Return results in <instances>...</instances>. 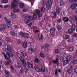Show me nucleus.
Masks as SVG:
<instances>
[{
  "label": "nucleus",
  "instance_id": "obj_1",
  "mask_svg": "<svg viewBox=\"0 0 77 77\" xmlns=\"http://www.w3.org/2000/svg\"><path fill=\"white\" fill-rule=\"evenodd\" d=\"M52 3L53 1L52 0H48V1L46 4V8L48 9H50Z\"/></svg>",
  "mask_w": 77,
  "mask_h": 77
},
{
  "label": "nucleus",
  "instance_id": "obj_2",
  "mask_svg": "<svg viewBox=\"0 0 77 77\" xmlns=\"http://www.w3.org/2000/svg\"><path fill=\"white\" fill-rule=\"evenodd\" d=\"M18 0H14V1L11 2V9H14V8H17V2H18Z\"/></svg>",
  "mask_w": 77,
  "mask_h": 77
},
{
  "label": "nucleus",
  "instance_id": "obj_3",
  "mask_svg": "<svg viewBox=\"0 0 77 77\" xmlns=\"http://www.w3.org/2000/svg\"><path fill=\"white\" fill-rule=\"evenodd\" d=\"M23 66L24 67L23 68H22L20 70V72L21 74H23V71H24L25 72V74H26L28 73V69L27 68H26V66Z\"/></svg>",
  "mask_w": 77,
  "mask_h": 77
},
{
  "label": "nucleus",
  "instance_id": "obj_4",
  "mask_svg": "<svg viewBox=\"0 0 77 77\" xmlns=\"http://www.w3.org/2000/svg\"><path fill=\"white\" fill-rule=\"evenodd\" d=\"M19 58L23 63V66H26V63L25 60L24 59V57H23V56H21Z\"/></svg>",
  "mask_w": 77,
  "mask_h": 77
},
{
  "label": "nucleus",
  "instance_id": "obj_5",
  "mask_svg": "<svg viewBox=\"0 0 77 77\" xmlns=\"http://www.w3.org/2000/svg\"><path fill=\"white\" fill-rule=\"evenodd\" d=\"M4 56L5 59H9L10 57L11 56V53L9 52H7L6 53V55L4 54Z\"/></svg>",
  "mask_w": 77,
  "mask_h": 77
},
{
  "label": "nucleus",
  "instance_id": "obj_6",
  "mask_svg": "<svg viewBox=\"0 0 77 77\" xmlns=\"http://www.w3.org/2000/svg\"><path fill=\"white\" fill-rule=\"evenodd\" d=\"M40 70L43 72L45 71V66L44 64H41Z\"/></svg>",
  "mask_w": 77,
  "mask_h": 77
},
{
  "label": "nucleus",
  "instance_id": "obj_7",
  "mask_svg": "<svg viewBox=\"0 0 77 77\" xmlns=\"http://www.w3.org/2000/svg\"><path fill=\"white\" fill-rule=\"evenodd\" d=\"M50 33L52 35H54L56 34V30L54 28H52L50 29Z\"/></svg>",
  "mask_w": 77,
  "mask_h": 77
},
{
  "label": "nucleus",
  "instance_id": "obj_8",
  "mask_svg": "<svg viewBox=\"0 0 77 77\" xmlns=\"http://www.w3.org/2000/svg\"><path fill=\"white\" fill-rule=\"evenodd\" d=\"M6 28V24L5 23H4V24L1 25L0 26V30H4V29H5Z\"/></svg>",
  "mask_w": 77,
  "mask_h": 77
},
{
  "label": "nucleus",
  "instance_id": "obj_9",
  "mask_svg": "<svg viewBox=\"0 0 77 77\" xmlns=\"http://www.w3.org/2000/svg\"><path fill=\"white\" fill-rule=\"evenodd\" d=\"M77 5L76 3H73L71 5V8L73 10L76 9L77 8Z\"/></svg>",
  "mask_w": 77,
  "mask_h": 77
},
{
  "label": "nucleus",
  "instance_id": "obj_10",
  "mask_svg": "<svg viewBox=\"0 0 77 77\" xmlns=\"http://www.w3.org/2000/svg\"><path fill=\"white\" fill-rule=\"evenodd\" d=\"M73 71V68L72 67H70L67 70V72L69 74H72Z\"/></svg>",
  "mask_w": 77,
  "mask_h": 77
},
{
  "label": "nucleus",
  "instance_id": "obj_11",
  "mask_svg": "<svg viewBox=\"0 0 77 77\" xmlns=\"http://www.w3.org/2000/svg\"><path fill=\"white\" fill-rule=\"evenodd\" d=\"M72 59V57L71 55H69L66 57V60H67V61L69 63L70 61H71Z\"/></svg>",
  "mask_w": 77,
  "mask_h": 77
},
{
  "label": "nucleus",
  "instance_id": "obj_12",
  "mask_svg": "<svg viewBox=\"0 0 77 77\" xmlns=\"http://www.w3.org/2000/svg\"><path fill=\"white\" fill-rule=\"evenodd\" d=\"M38 39H39V40H43V39H44V37H43V35H42V33H39L38 35Z\"/></svg>",
  "mask_w": 77,
  "mask_h": 77
},
{
  "label": "nucleus",
  "instance_id": "obj_13",
  "mask_svg": "<svg viewBox=\"0 0 77 77\" xmlns=\"http://www.w3.org/2000/svg\"><path fill=\"white\" fill-rule=\"evenodd\" d=\"M10 33L12 36H17V33L15 32V31H11Z\"/></svg>",
  "mask_w": 77,
  "mask_h": 77
},
{
  "label": "nucleus",
  "instance_id": "obj_14",
  "mask_svg": "<svg viewBox=\"0 0 77 77\" xmlns=\"http://www.w3.org/2000/svg\"><path fill=\"white\" fill-rule=\"evenodd\" d=\"M7 48H8V50L9 51H10V52H11V53L13 52L12 51V49L9 45H7Z\"/></svg>",
  "mask_w": 77,
  "mask_h": 77
},
{
  "label": "nucleus",
  "instance_id": "obj_15",
  "mask_svg": "<svg viewBox=\"0 0 77 77\" xmlns=\"http://www.w3.org/2000/svg\"><path fill=\"white\" fill-rule=\"evenodd\" d=\"M22 56H23V57H26L27 56V53L26 52L24 51H22L21 52Z\"/></svg>",
  "mask_w": 77,
  "mask_h": 77
},
{
  "label": "nucleus",
  "instance_id": "obj_16",
  "mask_svg": "<svg viewBox=\"0 0 77 77\" xmlns=\"http://www.w3.org/2000/svg\"><path fill=\"white\" fill-rule=\"evenodd\" d=\"M16 8H15L13 9H14L13 11V12L14 13H15L16 12H20V10L18 9H15Z\"/></svg>",
  "mask_w": 77,
  "mask_h": 77
},
{
  "label": "nucleus",
  "instance_id": "obj_17",
  "mask_svg": "<svg viewBox=\"0 0 77 77\" xmlns=\"http://www.w3.org/2000/svg\"><path fill=\"white\" fill-rule=\"evenodd\" d=\"M58 60H59V58H57L54 61V63H57V65H58V66H59L60 65V63H59Z\"/></svg>",
  "mask_w": 77,
  "mask_h": 77
},
{
  "label": "nucleus",
  "instance_id": "obj_18",
  "mask_svg": "<svg viewBox=\"0 0 77 77\" xmlns=\"http://www.w3.org/2000/svg\"><path fill=\"white\" fill-rule=\"evenodd\" d=\"M28 52L29 54H32V52H33V50L32 49L28 48Z\"/></svg>",
  "mask_w": 77,
  "mask_h": 77
},
{
  "label": "nucleus",
  "instance_id": "obj_19",
  "mask_svg": "<svg viewBox=\"0 0 77 77\" xmlns=\"http://www.w3.org/2000/svg\"><path fill=\"white\" fill-rule=\"evenodd\" d=\"M27 64L29 66V68H33V65H32V63H31L30 62H28Z\"/></svg>",
  "mask_w": 77,
  "mask_h": 77
},
{
  "label": "nucleus",
  "instance_id": "obj_20",
  "mask_svg": "<svg viewBox=\"0 0 77 77\" xmlns=\"http://www.w3.org/2000/svg\"><path fill=\"white\" fill-rule=\"evenodd\" d=\"M69 18H70L69 19L70 22V23H71L72 24H74V23H75V22H74V19H73V18L71 17Z\"/></svg>",
  "mask_w": 77,
  "mask_h": 77
},
{
  "label": "nucleus",
  "instance_id": "obj_21",
  "mask_svg": "<svg viewBox=\"0 0 77 77\" xmlns=\"http://www.w3.org/2000/svg\"><path fill=\"white\" fill-rule=\"evenodd\" d=\"M69 18L65 17L63 18V20L65 22H68L69 21Z\"/></svg>",
  "mask_w": 77,
  "mask_h": 77
},
{
  "label": "nucleus",
  "instance_id": "obj_22",
  "mask_svg": "<svg viewBox=\"0 0 77 77\" xmlns=\"http://www.w3.org/2000/svg\"><path fill=\"white\" fill-rule=\"evenodd\" d=\"M6 74V77H9V72L8 70H5Z\"/></svg>",
  "mask_w": 77,
  "mask_h": 77
},
{
  "label": "nucleus",
  "instance_id": "obj_23",
  "mask_svg": "<svg viewBox=\"0 0 77 77\" xmlns=\"http://www.w3.org/2000/svg\"><path fill=\"white\" fill-rule=\"evenodd\" d=\"M23 37L25 38H29V35L28 33H24Z\"/></svg>",
  "mask_w": 77,
  "mask_h": 77
},
{
  "label": "nucleus",
  "instance_id": "obj_24",
  "mask_svg": "<svg viewBox=\"0 0 77 77\" xmlns=\"http://www.w3.org/2000/svg\"><path fill=\"white\" fill-rule=\"evenodd\" d=\"M27 46V42H24L23 45V48H26Z\"/></svg>",
  "mask_w": 77,
  "mask_h": 77
},
{
  "label": "nucleus",
  "instance_id": "obj_25",
  "mask_svg": "<svg viewBox=\"0 0 77 77\" xmlns=\"http://www.w3.org/2000/svg\"><path fill=\"white\" fill-rule=\"evenodd\" d=\"M34 69L37 72H41V70H40V69L39 68L36 67V66H34Z\"/></svg>",
  "mask_w": 77,
  "mask_h": 77
},
{
  "label": "nucleus",
  "instance_id": "obj_26",
  "mask_svg": "<svg viewBox=\"0 0 77 77\" xmlns=\"http://www.w3.org/2000/svg\"><path fill=\"white\" fill-rule=\"evenodd\" d=\"M69 63L66 60L63 62V65H66V64H68Z\"/></svg>",
  "mask_w": 77,
  "mask_h": 77
},
{
  "label": "nucleus",
  "instance_id": "obj_27",
  "mask_svg": "<svg viewBox=\"0 0 77 77\" xmlns=\"http://www.w3.org/2000/svg\"><path fill=\"white\" fill-rule=\"evenodd\" d=\"M5 39L6 41L8 42H11V40L8 37H6Z\"/></svg>",
  "mask_w": 77,
  "mask_h": 77
},
{
  "label": "nucleus",
  "instance_id": "obj_28",
  "mask_svg": "<svg viewBox=\"0 0 77 77\" xmlns=\"http://www.w3.org/2000/svg\"><path fill=\"white\" fill-rule=\"evenodd\" d=\"M69 38H70V36L68 35H65L64 37V39H69Z\"/></svg>",
  "mask_w": 77,
  "mask_h": 77
},
{
  "label": "nucleus",
  "instance_id": "obj_29",
  "mask_svg": "<svg viewBox=\"0 0 77 77\" xmlns=\"http://www.w3.org/2000/svg\"><path fill=\"white\" fill-rule=\"evenodd\" d=\"M69 50L70 51H73L74 50V48L73 47H70L69 48Z\"/></svg>",
  "mask_w": 77,
  "mask_h": 77
},
{
  "label": "nucleus",
  "instance_id": "obj_30",
  "mask_svg": "<svg viewBox=\"0 0 77 77\" xmlns=\"http://www.w3.org/2000/svg\"><path fill=\"white\" fill-rule=\"evenodd\" d=\"M72 30H74L75 29V26L74 24H72Z\"/></svg>",
  "mask_w": 77,
  "mask_h": 77
},
{
  "label": "nucleus",
  "instance_id": "obj_31",
  "mask_svg": "<svg viewBox=\"0 0 77 77\" xmlns=\"http://www.w3.org/2000/svg\"><path fill=\"white\" fill-rule=\"evenodd\" d=\"M11 16L13 18H16V16L15 15V14H13V13H11Z\"/></svg>",
  "mask_w": 77,
  "mask_h": 77
},
{
  "label": "nucleus",
  "instance_id": "obj_32",
  "mask_svg": "<svg viewBox=\"0 0 77 77\" xmlns=\"http://www.w3.org/2000/svg\"><path fill=\"white\" fill-rule=\"evenodd\" d=\"M59 7H57L56 8V12L58 14H59L60 13V11H59Z\"/></svg>",
  "mask_w": 77,
  "mask_h": 77
},
{
  "label": "nucleus",
  "instance_id": "obj_33",
  "mask_svg": "<svg viewBox=\"0 0 77 77\" xmlns=\"http://www.w3.org/2000/svg\"><path fill=\"white\" fill-rule=\"evenodd\" d=\"M49 47V45L47 44H46L44 45V48H48Z\"/></svg>",
  "mask_w": 77,
  "mask_h": 77
},
{
  "label": "nucleus",
  "instance_id": "obj_34",
  "mask_svg": "<svg viewBox=\"0 0 77 77\" xmlns=\"http://www.w3.org/2000/svg\"><path fill=\"white\" fill-rule=\"evenodd\" d=\"M40 56H41V57H43V58H45V56H44V55L43 53H40Z\"/></svg>",
  "mask_w": 77,
  "mask_h": 77
},
{
  "label": "nucleus",
  "instance_id": "obj_35",
  "mask_svg": "<svg viewBox=\"0 0 77 77\" xmlns=\"http://www.w3.org/2000/svg\"><path fill=\"white\" fill-rule=\"evenodd\" d=\"M72 63L73 65H75V64H77V59L75 60H74L73 63Z\"/></svg>",
  "mask_w": 77,
  "mask_h": 77
},
{
  "label": "nucleus",
  "instance_id": "obj_36",
  "mask_svg": "<svg viewBox=\"0 0 77 77\" xmlns=\"http://www.w3.org/2000/svg\"><path fill=\"white\" fill-rule=\"evenodd\" d=\"M60 60L61 61V62H63V61H64V58H63V57H60Z\"/></svg>",
  "mask_w": 77,
  "mask_h": 77
},
{
  "label": "nucleus",
  "instance_id": "obj_37",
  "mask_svg": "<svg viewBox=\"0 0 77 77\" xmlns=\"http://www.w3.org/2000/svg\"><path fill=\"white\" fill-rule=\"evenodd\" d=\"M35 12L36 13V14H37V15H39V14H40V11H39V10H36L35 11Z\"/></svg>",
  "mask_w": 77,
  "mask_h": 77
},
{
  "label": "nucleus",
  "instance_id": "obj_38",
  "mask_svg": "<svg viewBox=\"0 0 77 77\" xmlns=\"http://www.w3.org/2000/svg\"><path fill=\"white\" fill-rule=\"evenodd\" d=\"M45 11V8L44 7H42L41 9V11L42 12H44Z\"/></svg>",
  "mask_w": 77,
  "mask_h": 77
},
{
  "label": "nucleus",
  "instance_id": "obj_39",
  "mask_svg": "<svg viewBox=\"0 0 77 77\" xmlns=\"http://www.w3.org/2000/svg\"><path fill=\"white\" fill-rule=\"evenodd\" d=\"M57 29H58V30H60V29H61V27H60L59 25H57Z\"/></svg>",
  "mask_w": 77,
  "mask_h": 77
},
{
  "label": "nucleus",
  "instance_id": "obj_40",
  "mask_svg": "<svg viewBox=\"0 0 77 77\" xmlns=\"http://www.w3.org/2000/svg\"><path fill=\"white\" fill-rule=\"evenodd\" d=\"M58 71V70L57 69H56L55 71V74L57 76L58 75V72L57 71Z\"/></svg>",
  "mask_w": 77,
  "mask_h": 77
},
{
  "label": "nucleus",
  "instance_id": "obj_41",
  "mask_svg": "<svg viewBox=\"0 0 77 77\" xmlns=\"http://www.w3.org/2000/svg\"><path fill=\"white\" fill-rule=\"evenodd\" d=\"M24 4L23 3H21L20 5V8H24Z\"/></svg>",
  "mask_w": 77,
  "mask_h": 77
},
{
  "label": "nucleus",
  "instance_id": "obj_42",
  "mask_svg": "<svg viewBox=\"0 0 77 77\" xmlns=\"http://www.w3.org/2000/svg\"><path fill=\"white\" fill-rule=\"evenodd\" d=\"M5 64L6 66L8 65H9V61H6L5 62Z\"/></svg>",
  "mask_w": 77,
  "mask_h": 77
},
{
  "label": "nucleus",
  "instance_id": "obj_43",
  "mask_svg": "<svg viewBox=\"0 0 77 77\" xmlns=\"http://www.w3.org/2000/svg\"><path fill=\"white\" fill-rule=\"evenodd\" d=\"M24 33H23V32H21L19 33V34L22 36H23Z\"/></svg>",
  "mask_w": 77,
  "mask_h": 77
},
{
  "label": "nucleus",
  "instance_id": "obj_44",
  "mask_svg": "<svg viewBox=\"0 0 77 77\" xmlns=\"http://www.w3.org/2000/svg\"><path fill=\"white\" fill-rule=\"evenodd\" d=\"M3 3H8V0H5L2 1Z\"/></svg>",
  "mask_w": 77,
  "mask_h": 77
},
{
  "label": "nucleus",
  "instance_id": "obj_45",
  "mask_svg": "<svg viewBox=\"0 0 77 77\" xmlns=\"http://www.w3.org/2000/svg\"><path fill=\"white\" fill-rule=\"evenodd\" d=\"M11 20L9 21L7 24L8 26V27H10L11 26Z\"/></svg>",
  "mask_w": 77,
  "mask_h": 77
},
{
  "label": "nucleus",
  "instance_id": "obj_46",
  "mask_svg": "<svg viewBox=\"0 0 77 77\" xmlns=\"http://www.w3.org/2000/svg\"><path fill=\"white\" fill-rule=\"evenodd\" d=\"M33 18L34 19H36L37 17H36V15L35 14H33Z\"/></svg>",
  "mask_w": 77,
  "mask_h": 77
},
{
  "label": "nucleus",
  "instance_id": "obj_47",
  "mask_svg": "<svg viewBox=\"0 0 77 77\" xmlns=\"http://www.w3.org/2000/svg\"><path fill=\"white\" fill-rule=\"evenodd\" d=\"M35 61L36 63H39V60L37 58L35 59Z\"/></svg>",
  "mask_w": 77,
  "mask_h": 77
},
{
  "label": "nucleus",
  "instance_id": "obj_48",
  "mask_svg": "<svg viewBox=\"0 0 77 77\" xmlns=\"http://www.w3.org/2000/svg\"><path fill=\"white\" fill-rule=\"evenodd\" d=\"M60 6H63V5H64V3L63 2V1H61L60 2Z\"/></svg>",
  "mask_w": 77,
  "mask_h": 77
},
{
  "label": "nucleus",
  "instance_id": "obj_49",
  "mask_svg": "<svg viewBox=\"0 0 77 77\" xmlns=\"http://www.w3.org/2000/svg\"><path fill=\"white\" fill-rule=\"evenodd\" d=\"M53 15H54V18H55V17H57V15H56V12H54Z\"/></svg>",
  "mask_w": 77,
  "mask_h": 77
},
{
  "label": "nucleus",
  "instance_id": "obj_50",
  "mask_svg": "<svg viewBox=\"0 0 77 77\" xmlns=\"http://www.w3.org/2000/svg\"><path fill=\"white\" fill-rule=\"evenodd\" d=\"M73 31L72 29H70L69 30V32L70 33H72L73 32Z\"/></svg>",
  "mask_w": 77,
  "mask_h": 77
},
{
  "label": "nucleus",
  "instance_id": "obj_51",
  "mask_svg": "<svg viewBox=\"0 0 77 77\" xmlns=\"http://www.w3.org/2000/svg\"><path fill=\"white\" fill-rule=\"evenodd\" d=\"M55 53H56V54H58V53H59V51L58 49H56L55 51Z\"/></svg>",
  "mask_w": 77,
  "mask_h": 77
},
{
  "label": "nucleus",
  "instance_id": "obj_52",
  "mask_svg": "<svg viewBox=\"0 0 77 77\" xmlns=\"http://www.w3.org/2000/svg\"><path fill=\"white\" fill-rule=\"evenodd\" d=\"M10 68H11V71H14V68H13L12 66H10Z\"/></svg>",
  "mask_w": 77,
  "mask_h": 77
},
{
  "label": "nucleus",
  "instance_id": "obj_53",
  "mask_svg": "<svg viewBox=\"0 0 77 77\" xmlns=\"http://www.w3.org/2000/svg\"><path fill=\"white\" fill-rule=\"evenodd\" d=\"M61 21L62 20H61V18L59 19L58 20V23H60V22H61Z\"/></svg>",
  "mask_w": 77,
  "mask_h": 77
},
{
  "label": "nucleus",
  "instance_id": "obj_54",
  "mask_svg": "<svg viewBox=\"0 0 77 77\" xmlns=\"http://www.w3.org/2000/svg\"><path fill=\"white\" fill-rule=\"evenodd\" d=\"M42 17V15L41 14H38V18H41V17Z\"/></svg>",
  "mask_w": 77,
  "mask_h": 77
},
{
  "label": "nucleus",
  "instance_id": "obj_55",
  "mask_svg": "<svg viewBox=\"0 0 77 77\" xmlns=\"http://www.w3.org/2000/svg\"><path fill=\"white\" fill-rule=\"evenodd\" d=\"M10 6L9 5H5V8H9Z\"/></svg>",
  "mask_w": 77,
  "mask_h": 77
},
{
  "label": "nucleus",
  "instance_id": "obj_56",
  "mask_svg": "<svg viewBox=\"0 0 77 77\" xmlns=\"http://www.w3.org/2000/svg\"><path fill=\"white\" fill-rule=\"evenodd\" d=\"M74 71L75 72L77 73V68H75L74 69Z\"/></svg>",
  "mask_w": 77,
  "mask_h": 77
},
{
  "label": "nucleus",
  "instance_id": "obj_57",
  "mask_svg": "<svg viewBox=\"0 0 77 77\" xmlns=\"http://www.w3.org/2000/svg\"><path fill=\"white\" fill-rule=\"evenodd\" d=\"M69 2L70 3H74V0H69Z\"/></svg>",
  "mask_w": 77,
  "mask_h": 77
},
{
  "label": "nucleus",
  "instance_id": "obj_58",
  "mask_svg": "<svg viewBox=\"0 0 77 77\" xmlns=\"http://www.w3.org/2000/svg\"><path fill=\"white\" fill-rule=\"evenodd\" d=\"M28 18L29 19H30V20H33V18L32 17H31V16H29Z\"/></svg>",
  "mask_w": 77,
  "mask_h": 77
},
{
  "label": "nucleus",
  "instance_id": "obj_59",
  "mask_svg": "<svg viewBox=\"0 0 77 77\" xmlns=\"http://www.w3.org/2000/svg\"><path fill=\"white\" fill-rule=\"evenodd\" d=\"M28 26H29L30 27V26H32V23H29L28 24Z\"/></svg>",
  "mask_w": 77,
  "mask_h": 77
},
{
  "label": "nucleus",
  "instance_id": "obj_60",
  "mask_svg": "<svg viewBox=\"0 0 77 77\" xmlns=\"http://www.w3.org/2000/svg\"><path fill=\"white\" fill-rule=\"evenodd\" d=\"M75 18V20H76V23L77 24V16H74Z\"/></svg>",
  "mask_w": 77,
  "mask_h": 77
},
{
  "label": "nucleus",
  "instance_id": "obj_61",
  "mask_svg": "<svg viewBox=\"0 0 77 77\" xmlns=\"http://www.w3.org/2000/svg\"><path fill=\"white\" fill-rule=\"evenodd\" d=\"M26 9H23L22 10V11L23 12H26Z\"/></svg>",
  "mask_w": 77,
  "mask_h": 77
},
{
  "label": "nucleus",
  "instance_id": "obj_62",
  "mask_svg": "<svg viewBox=\"0 0 77 77\" xmlns=\"http://www.w3.org/2000/svg\"><path fill=\"white\" fill-rule=\"evenodd\" d=\"M4 18L5 20V21H8V20L6 17H5Z\"/></svg>",
  "mask_w": 77,
  "mask_h": 77
},
{
  "label": "nucleus",
  "instance_id": "obj_63",
  "mask_svg": "<svg viewBox=\"0 0 77 77\" xmlns=\"http://www.w3.org/2000/svg\"><path fill=\"white\" fill-rule=\"evenodd\" d=\"M17 66L18 68H21V65H20V64H18L17 65Z\"/></svg>",
  "mask_w": 77,
  "mask_h": 77
},
{
  "label": "nucleus",
  "instance_id": "obj_64",
  "mask_svg": "<svg viewBox=\"0 0 77 77\" xmlns=\"http://www.w3.org/2000/svg\"><path fill=\"white\" fill-rule=\"evenodd\" d=\"M20 42L21 41L19 40H18L17 41V43H18V44H20Z\"/></svg>",
  "mask_w": 77,
  "mask_h": 77
}]
</instances>
